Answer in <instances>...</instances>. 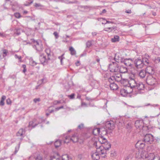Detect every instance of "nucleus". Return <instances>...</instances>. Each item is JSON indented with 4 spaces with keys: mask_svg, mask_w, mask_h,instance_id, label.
Wrapping results in <instances>:
<instances>
[{
    "mask_svg": "<svg viewBox=\"0 0 160 160\" xmlns=\"http://www.w3.org/2000/svg\"><path fill=\"white\" fill-rule=\"evenodd\" d=\"M140 156V160H160L158 156H155L153 153H148L145 151L142 152Z\"/></svg>",
    "mask_w": 160,
    "mask_h": 160,
    "instance_id": "obj_1",
    "label": "nucleus"
},
{
    "mask_svg": "<svg viewBox=\"0 0 160 160\" xmlns=\"http://www.w3.org/2000/svg\"><path fill=\"white\" fill-rule=\"evenodd\" d=\"M33 47L37 51L41 52L43 50V46L40 40H35L34 39L31 40Z\"/></svg>",
    "mask_w": 160,
    "mask_h": 160,
    "instance_id": "obj_2",
    "label": "nucleus"
},
{
    "mask_svg": "<svg viewBox=\"0 0 160 160\" xmlns=\"http://www.w3.org/2000/svg\"><path fill=\"white\" fill-rule=\"evenodd\" d=\"M78 138L76 135H73L71 137L69 136H66L63 138V142L64 143H68L70 141H72L73 142H78Z\"/></svg>",
    "mask_w": 160,
    "mask_h": 160,
    "instance_id": "obj_3",
    "label": "nucleus"
},
{
    "mask_svg": "<svg viewBox=\"0 0 160 160\" xmlns=\"http://www.w3.org/2000/svg\"><path fill=\"white\" fill-rule=\"evenodd\" d=\"M138 82V81H136L134 79L132 78H130V80L128 81V89L132 90V92L134 90H135V87Z\"/></svg>",
    "mask_w": 160,
    "mask_h": 160,
    "instance_id": "obj_4",
    "label": "nucleus"
},
{
    "mask_svg": "<svg viewBox=\"0 0 160 160\" xmlns=\"http://www.w3.org/2000/svg\"><path fill=\"white\" fill-rule=\"evenodd\" d=\"M146 81L148 84L151 86L155 85L157 83L156 79L151 75H149L147 76Z\"/></svg>",
    "mask_w": 160,
    "mask_h": 160,
    "instance_id": "obj_5",
    "label": "nucleus"
},
{
    "mask_svg": "<svg viewBox=\"0 0 160 160\" xmlns=\"http://www.w3.org/2000/svg\"><path fill=\"white\" fill-rule=\"evenodd\" d=\"M108 68L110 71L112 72H118L119 70L118 64L116 62H114L109 64Z\"/></svg>",
    "mask_w": 160,
    "mask_h": 160,
    "instance_id": "obj_6",
    "label": "nucleus"
},
{
    "mask_svg": "<svg viewBox=\"0 0 160 160\" xmlns=\"http://www.w3.org/2000/svg\"><path fill=\"white\" fill-rule=\"evenodd\" d=\"M153 141V136L150 134H147L144 136L143 141L148 144H151Z\"/></svg>",
    "mask_w": 160,
    "mask_h": 160,
    "instance_id": "obj_7",
    "label": "nucleus"
},
{
    "mask_svg": "<svg viewBox=\"0 0 160 160\" xmlns=\"http://www.w3.org/2000/svg\"><path fill=\"white\" fill-rule=\"evenodd\" d=\"M144 88V85L141 82H138L135 87V91L137 92V93H141V90H143Z\"/></svg>",
    "mask_w": 160,
    "mask_h": 160,
    "instance_id": "obj_8",
    "label": "nucleus"
},
{
    "mask_svg": "<svg viewBox=\"0 0 160 160\" xmlns=\"http://www.w3.org/2000/svg\"><path fill=\"white\" fill-rule=\"evenodd\" d=\"M105 125L106 128L110 130H112L115 128V123L112 121L107 122Z\"/></svg>",
    "mask_w": 160,
    "mask_h": 160,
    "instance_id": "obj_9",
    "label": "nucleus"
},
{
    "mask_svg": "<svg viewBox=\"0 0 160 160\" xmlns=\"http://www.w3.org/2000/svg\"><path fill=\"white\" fill-rule=\"evenodd\" d=\"M125 88H122L121 89L120 93L122 96H126L128 93H130L132 92V90L128 89L127 87Z\"/></svg>",
    "mask_w": 160,
    "mask_h": 160,
    "instance_id": "obj_10",
    "label": "nucleus"
},
{
    "mask_svg": "<svg viewBox=\"0 0 160 160\" xmlns=\"http://www.w3.org/2000/svg\"><path fill=\"white\" fill-rule=\"evenodd\" d=\"M142 60L141 59H137L134 61L136 67L137 68H142L143 67Z\"/></svg>",
    "mask_w": 160,
    "mask_h": 160,
    "instance_id": "obj_11",
    "label": "nucleus"
},
{
    "mask_svg": "<svg viewBox=\"0 0 160 160\" xmlns=\"http://www.w3.org/2000/svg\"><path fill=\"white\" fill-rule=\"evenodd\" d=\"M145 57H144L142 59L143 66L144 65L148 66L150 64L149 60L150 58V56L148 54H145Z\"/></svg>",
    "mask_w": 160,
    "mask_h": 160,
    "instance_id": "obj_12",
    "label": "nucleus"
},
{
    "mask_svg": "<svg viewBox=\"0 0 160 160\" xmlns=\"http://www.w3.org/2000/svg\"><path fill=\"white\" fill-rule=\"evenodd\" d=\"M122 62L127 66L131 67L133 63L132 60L130 58L124 59Z\"/></svg>",
    "mask_w": 160,
    "mask_h": 160,
    "instance_id": "obj_13",
    "label": "nucleus"
},
{
    "mask_svg": "<svg viewBox=\"0 0 160 160\" xmlns=\"http://www.w3.org/2000/svg\"><path fill=\"white\" fill-rule=\"evenodd\" d=\"M147 73H148L149 75H152L154 73V70L153 68L150 66L147 67L145 70Z\"/></svg>",
    "mask_w": 160,
    "mask_h": 160,
    "instance_id": "obj_14",
    "label": "nucleus"
},
{
    "mask_svg": "<svg viewBox=\"0 0 160 160\" xmlns=\"http://www.w3.org/2000/svg\"><path fill=\"white\" fill-rule=\"evenodd\" d=\"M39 60L42 64L47 62L49 60L48 59V58H46V56L43 53L41 54L40 55Z\"/></svg>",
    "mask_w": 160,
    "mask_h": 160,
    "instance_id": "obj_15",
    "label": "nucleus"
},
{
    "mask_svg": "<svg viewBox=\"0 0 160 160\" xmlns=\"http://www.w3.org/2000/svg\"><path fill=\"white\" fill-rule=\"evenodd\" d=\"M135 125L136 128H141L143 126V121L142 120H137L135 121Z\"/></svg>",
    "mask_w": 160,
    "mask_h": 160,
    "instance_id": "obj_16",
    "label": "nucleus"
},
{
    "mask_svg": "<svg viewBox=\"0 0 160 160\" xmlns=\"http://www.w3.org/2000/svg\"><path fill=\"white\" fill-rule=\"evenodd\" d=\"M123 59L119 54L117 53L115 54L114 60L116 62L118 63L122 62Z\"/></svg>",
    "mask_w": 160,
    "mask_h": 160,
    "instance_id": "obj_17",
    "label": "nucleus"
},
{
    "mask_svg": "<svg viewBox=\"0 0 160 160\" xmlns=\"http://www.w3.org/2000/svg\"><path fill=\"white\" fill-rule=\"evenodd\" d=\"M145 143L141 142V141H138L135 146L136 148H139L141 149H142L145 147Z\"/></svg>",
    "mask_w": 160,
    "mask_h": 160,
    "instance_id": "obj_18",
    "label": "nucleus"
},
{
    "mask_svg": "<svg viewBox=\"0 0 160 160\" xmlns=\"http://www.w3.org/2000/svg\"><path fill=\"white\" fill-rule=\"evenodd\" d=\"M93 145L94 146H95L96 148L98 149V152H100L99 149L100 148H103L102 146L101 145L100 142L98 141L94 142L93 143Z\"/></svg>",
    "mask_w": 160,
    "mask_h": 160,
    "instance_id": "obj_19",
    "label": "nucleus"
},
{
    "mask_svg": "<svg viewBox=\"0 0 160 160\" xmlns=\"http://www.w3.org/2000/svg\"><path fill=\"white\" fill-rule=\"evenodd\" d=\"M147 72L144 69L141 70L139 72L138 75L141 78H144L146 75Z\"/></svg>",
    "mask_w": 160,
    "mask_h": 160,
    "instance_id": "obj_20",
    "label": "nucleus"
},
{
    "mask_svg": "<svg viewBox=\"0 0 160 160\" xmlns=\"http://www.w3.org/2000/svg\"><path fill=\"white\" fill-rule=\"evenodd\" d=\"M35 122L34 120L29 122L28 127L30 128V130L34 128L37 125V124L35 123Z\"/></svg>",
    "mask_w": 160,
    "mask_h": 160,
    "instance_id": "obj_21",
    "label": "nucleus"
},
{
    "mask_svg": "<svg viewBox=\"0 0 160 160\" xmlns=\"http://www.w3.org/2000/svg\"><path fill=\"white\" fill-rule=\"evenodd\" d=\"M25 130L22 128H21L19 130L18 132L17 133V135L18 136L22 137L23 135L25 133Z\"/></svg>",
    "mask_w": 160,
    "mask_h": 160,
    "instance_id": "obj_22",
    "label": "nucleus"
},
{
    "mask_svg": "<svg viewBox=\"0 0 160 160\" xmlns=\"http://www.w3.org/2000/svg\"><path fill=\"white\" fill-rule=\"evenodd\" d=\"M127 68L123 66H121L119 68V70L118 72H119L121 73H125L127 72Z\"/></svg>",
    "mask_w": 160,
    "mask_h": 160,
    "instance_id": "obj_23",
    "label": "nucleus"
},
{
    "mask_svg": "<svg viewBox=\"0 0 160 160\" xmlns=\"http://www.w3.org/2000/svg\"><path fill=\"white\" fill-rule=\"evenodd\" d=\"M109 86L111 89L112 90H117L118 88L117 85L114 82L110 83Z\"/></svg>",
    "mask_w": 160,
    "mask_h": 160,
    "instance_id": "obj_24",
    "label": "nucleus"
},
{
    "mask_svg": "<svg viewBox=\"0 0 160 160\" xmlns=\"http://www.w3.org/2000/svg\"><path fill=\"white\" fill-rule=\"evenodd\" d=\"M92 157L93 160H98L99 159V156L98 153L95 152L92 155Z\"/></svg>",
    "mask_w": 160,
    "mask_h": 160,
    "instance_id": "obj_25",
    "label": "nucleus"
},
{
    "mask_svg": "<svg viewBox=\"0 0 160 160\" xmlns=\"http://www.w3.org/2000/svg\"><path fill=\"white\" fill-rule=\"evenodd\" d=\"M100 132V129L99 128H94L92 131L93 135L97 136L99 134Z\"/></svg>",
    "mask_w": 160,
    "mask_h": 160,
    "instance_id": "obj_26",
    "label": "nucleus"
},
{
    "mask_svg": "<svg viewBox=\"0 0 160 160\" xmlns=\"http://www.w3.org/2000/svg\"><path fill=\"white\" fill-rule=\"evenodd\" d=\"M121 82V83L125 87L128 88V81L127 80L123 79L122 80H120V81Z\"/></svg>",
    "mask_w": 160,
    "mask_h": 160,
    "instance_id": "obj_27",
    "label": "nucleus"
},
{
    "mask_svg": "<svg viewBox=\"0 0 160 160\" xmlns=\"http://www.w3.org/2000/svg\"><path fill=\"white\" fill-rule=\"evenodd\" d=\"M102 147L103 148H105L106 149L108 150L109 148L111 147V144L110 143L107 142L105 144H104L102 145Z\"/></svg>",
    "mask_w": 160,
    "mask_h": 160,
    "instance_id": "obj_28",
    "label": "nucleus"
},
{
    "mask_svg": "<svg viewBox=\"0 0 160 160\" xmlns=\"http://www.w3.org/2000/svg\"><path fill=\"white\" fill-rule=\"evenodd\" d=\"M116 29L115 27H111L105 28L104 29V30L108 32H111L113 30Z\"/></svg>",
    "mask_w": 160,
    "mask_h": 160,
    "instance_id": "obj_29",
    "label": "nucleus"
},
{
    "mask_svg": "<svg viewBox=\"0 0 160 160\" xmlns=\"http://www.w3.org/2000/svg\"><path fill=\"white\" fill-rule=\"evenodd\" d=\"M69 50L70 52V54L72 55H74L76 54V51L72 47H69Z\"/></svg>",
    "mask_w": 160,
    "mask_h": 160,
    "instance_id": "obj_30",
    "label": "nucleus"
},
{
    "mask_svg": "<svg viewBox=\"0 0 160 160\" xmlns=\"http://www.w3.org/2000/svg\"><path fill=\"white\" fill-rule=\"evenodd\" d=\"M107 150V149H106L105 148H100L99 149L100 152H98L99 153V154H101V155L104 154V156H103V157H105V156H106L105 154L106 153V151Z\"/></svg>",
    "mask_w": 160,
    "mask_h": 160,
    "instance_id": "obj_31",
    "label": "nucleus"
},
{
    "mask_svg": "<svg viewBox=\"0 0 160 160\" xmlns=\"http://www.w3.org/2000/svg\"><path fill=\"white\" fill-rule=\"evenodd\" d=\"M45 52L47 55L48 59V60H50V57L51 56V51H50V49L49 48L46 49L45 50Z\"/></svg>",
    "mask_w": 160,
    "mask_h": 160,
    "instance_id": "obj_32",
    "label": "nucleus"
},
{
    "mask_svg": "<svg viewBox=\"0 0 160 160\" xmlns=\"http://www.w3.org/2000/svg\"><path fill=\"white\" fill-rule=\"evenodd\" d=\"M98 141L100 142L101 144H102L103 145L104 144H105L107 142V140L104 138H103L102 137H101L100 139H99Z\"/></svg>",
    "mask_w": 160,
    "mask_h": 160,
    "instance_id": "obj_33",
    "label": "nucleus"
},
{
    "mask_svg": "<svg viewBox=\"0 0 160 160\" xmlns=\"http://www.w3.org/2000/svg\"><path fill=\"white\" fill-rule=\"evenodd\" d=\"M8 53V51L6 49H3L1 51V53L2 54V57L4 58L6 57Z\"/></svg>",
    "mask_w": 160,
    "mask_h": 160,
    "instance_id": "obj_34",
    "label": "nucleus"
},
{
    "mask_svg": "<svg viewBox=\"0 0 160 160\" xmlns=\"http://www.w3.org/2000/svg\"><path fill=\"white\" fill-rule=\"evenodd\" d=\"M62 141L60 140H57L54 142V145L56 148L59 147L61 144Z\"/></svg>",
    "mask_w": 160,
    "mask_h": 160,
    "instance_id": "obj_35",
    "label": "nucleus"
},
{
    "mask_svg": "<svg viewBox=\"0 0 160 160\" xmlns=\"http://www.w3.org/2000/svg\"><path fill=\"white\" fill-rule=\"evenodd\" d=\"M6 97L5 96L3 95L2 96L1 100L0 102V105L2 106L4 104V101Z\"/></svg>",
    "mask_w": 160,
    "mask_h": 160,
    "instance_id": "obj_36",
    "label": "nucleus"
},
{
    "mask_svg": "<svg viewBox=\"0 0 160 160\" xmlns=\"http://www.w3.org/2000/svg\"><path fill=\"white\" fill-rule=\"evenodd\" d=\"M29 60L30 64L32 66H35L37 64V63L34 61L32 58H31Z\"/></svg>",
    "mask_w": 160,
    "mask_h": 160,
    "instance_id": "obj_37",
    "label": "nucleus"
},
{
    "mask_svg": "<svg viewBox=\"0 0 160 160\" xmlns=\"http://www.w3.org/2000/svg\"><path fill=\"white\" fill-rule=\"evenodd\" d=\"M119 37L118 36H115L114 38H112L111 39V41L112 42H115L119 41Z\"/></svg>",
    "mask_w": 160,
    "mask_h": 160,
    "instance_id": "obj_38",
    "label": "nucleus"
},
{
    "mask_svg": "<svg viewBox=\"0 0 160 160\" xmlns=\"http://www.w3.org/2000/svg\"><path fill=\"white\" fill-rule=\"evenodd\" d=\"M62 160H69V156L67 154H65L62 156Z\"/></svg>",
    "mask_w": 160,
    "mask_h": 160,
    "instance_id": "obj_39",
    "label": "nucleus"
},
{
    "mask_svg": "<svg viewBox=\"0 0 160 160\" xmlns=\"http://www.w3.org/2000/svg\"><path fill=\"white\" fill-rule=\"evenodd\" d=\"M50 160H59V157L58 156L51 157Z\"/></svg>",
    "mask_w": 160,
    "mask_h": 160,
    "instance_id": "obj_40",
    "label": "nucleus"
},
{
    "mask_svg": "<svg viewBox=\"0 0 160 160\" xmlns=\"http://www.w3.org/2000/svg\"><path fill=\"white\" fill-rule=\"evenodd\" d=\"M14 33V34H16L17 35H19L21 33L20 30V29H15Z\"/></svg>",
    "mask_w": 160,
    "mask_h": 160,
    "instance_id": "obj_41",
    "label": "nucleus"
},
{
    "mask_svg": "<svg viewBox=\"0 0 160 160\" xmlns=\"http://www.w3.org/2000/svg\"><path fill=\"white\" fill-rule=\"evenodd\" d=\"M64 54H62L61 56L58 57V58L60 59L61 64L62 65V60L65 58L64 57Z\"/></svg>",
    "mask_w": 160,
    "mask_h": 160,
    "instance_id": "obj_42",
    "label": "nucleus"
},
{
    "mask_svg": "<svg viewBox=\"0 0 160 160\" xmlns=\"http://www.w3.org/2000/svg\"><path fill=\"white\" fill-rule=\"evenodd\" d=\"M92 45V43L91 41H88L86 43V45L87 48H89Z\"/></svg>",
    "mask_w": 160,
    "mask_h": 160,
    "instance_id": "obj_43",
    "label": "nucleus"
},
{
    "mask_svg": "<svg viewBox=\"0 0 160 160\" xmlns=\"http://www.w3.org/2000/svg\"><path fill=\"white\" fill-rule=\"evenodd\" d=\"M34 6L35 7L39 8L41 7H43V6L39 3H35Z\"/></svg>",
    "mask_w": 160,
    "mask_h": 160,
    "instance_id": "obj_44",
    "label": "nucleus"
},
{
    "mask_svg": "<svg viewBox=\"0 0 160 160\" xmlns=\"http://www.w3.org/2000/svg\"><path fill=\"white\" fill-rule=\"evenodd\" d=\"M15 57L16 58H18L19 59V62H21L22 61V58L21 56H18L17 54L15 55Z\"/></svg>",
    "mask_w": 160,
    "mask_h": 160,
    "instance_id": "obj_45",
    "label": "nucleus"
},
{
    "mask_svg": "<svg viewBox=\"0 0 160 160\" xmlns=\"http://www.w3.org/2000/svg\"><path fill=\"white\" fill-rule=\"evenodd\" d=\"M53 34L54 35L55 37V38L57 39L59 37V35L58 33L57 32H54L53 33Z\"/></svg>",
    "mask_w": 160,
    "mask_h": 160,
    "instance_id": "obj_46",
    "label": "nucleus"
},
{
    "mask_svg": "<svg viewBox=\"0 0 160 160\" xmlns=\"http://www.w3.org/2000/svg\"><path fill=\"white\" fill-rule=\"evenodd\" d=\"M43 80H45L44 82H47V80L45 78H43L42 79L38 81V83H39L40 84H43L42 83V81Z\"/></svg>",
    "mask_w": 160,
    "mask_h": 160,
    "instance_id": "obj_47",
    "label": "nucleus"
},
{
    "mask_svg": "<svg viewBox=\"0 0 160 160\" xmlns=\"http://www.w3.org/2000/svg\"><path fill=\"white\" fill-rule=\"evenodd\" d=\"M36 160H43V158L42 156L41 155H38L36 158Z\"/></svg>",
    "mask_w": 160,
    "mask_h": 160,
    "instance_id": "obj_48",
    "label": "nucleus"
},
{
    "mask_svg": "<svg viewBox=\"0 0 160 160\" xmlns=\"http://www.w3.org/2000/svg\"><path fill=\"white\" fill-rule=\"evenodd\" d=\"M154 62L156 63H158L160 62V58H157L155 59Z\"/></svg>",
    "mask_w": 160,
    "mask_h": 160,
    "instance_id": "obj_49",
    "label": "nucleus"
},
{
    "mask_svg": "<svg viewBox=\"0 0 160 160\" xmlns=\"http://www.w3.org/2000/svg\"><path fill=\"white\" fill-rule=\"evenodd\" d=\"M14 16L17 18H19L21 17L20 14L19 13H14Z\"/></svg>",
    "mask_w": 160,
    "mask_h": 160,
    "instance_id": "obj_50",
    "label": "nucleus"
},
{
    "mask_svg": "<svg viewBox=\"0 0 160 160\" xmlns=\"http://www.w3.org/2000/svg\"><path fill=\"white\" fill-rule=\"evenodd\" d=\"M121 79V76L120 75H118V76H116V80L118 81H119Z\"/></svg>",
    "mask_w": 160,
    "mask_h": 160,
    "instance_id": "obj_51",
    "label": "nucleus"
},
{
    "mask_svg": "<svg viewBox=\"0 0 160 160\" xmlns=\"http://www.w3.org/2000/svg\"><path fill=\"white\" fill-rule=\"evenodd\" d=\"M6 103L8 105H10L11 103V101L10 98H8L7 99Z\"/></svg>",
    "mask_w": 160,
    "mask_h": 160,
    "instance_id": "obj_52",
    "label": "nucleus"
},
{
    "mask_svg": "<svg viewBox=\"0 0 160 160\" xmlns=\"http://www.w3.org/2000/svg\"><path fill=\"white\" fill-rule=\"evenodd\" d=\"M29 160H36V158L34 156H31L29 158Z\"/></svg>",
    "mask_w": 160,
    "mask_h": 160,
    "instance_id": "obj_53",
    "label": "nucleus"
},
{
    "mask_svg": "<svg viewBox=\"0 0 160 160\" xmlns=\"http://www.w3.org/2000/svg\"><path fill=\"white\" fill-rule=\"evenodd\" d=\"M40 101V99L39 98H35L33 99V101L35 103H37V102H39Z\"/></svg>",
    "mask_w": 160,
    "mask_h": 160,
    "instance_id": "obj_54",
    "label": "nucleus"
},
{
    "mask_svg": "<svg viewBox=\"0 0 160 160\" xmlns=\"http://www.w3.org/2000/svg\"><path fill=\"white\" fill-rule=\"evenodd\" d=\"M75 94L72 93L70 95L68 96V97L71 99H73L74 98Z\"/></svg>",
    "mask_w": 160,
    "mask_h": 160,
    "instance_id": "obj_55",
    "label": "nucleus"
},
{
    "mask_svg": "<svg viewBox=\"0 0 160 160\" xmlns=\"http://www.w3.org/2000/svg\"><path fill=\"white\" fill-rule=\"evenodd\" d=\"M84 127V124L82 123H81V124L79 125L78 127V128L79 129H82Z\"/></svg>",
    "mask_w": 160,
    "mask_h": 160,
    "instance_id": "obj_56",
    "label": "nucleus"
},
{
    "mask_svg": "<svg viewBox=\"0 0 160 160\" xmlns=\"http://www.w3.org/2000/svg\"><path fill=\"white\" fill-rule=\"evenodd\" d=\"M22 67L23 68V72L24 73H25V72L26 71V66L25 65H22Z\"/></svg>",
    "mask_w": 160,
    "mask_h": 160,
    "instance_id": "obj_57",
    "label": "nucleus"
},
{
    "mask_svg": "<svg viewBox=\"0 0 160 160\" xmlns=\"http://www.w3.org/2000/svg\"><path fill=\"white\" fill-rule=\"evenodd\" d=\"M64 108V106H62L60 107H57L55 108V110L56 111H58L59 109L62 108Z\"/></svg>",
    "mask_w": 160,
    "mask_h": 160,
    "instance_id": "obj_58",
    "label": "nucleus"
},
{
    "mask_svg": "<svg viewBox=\"0 0 160 160\" xmlns=\"http://www.w3.org/2000/svg\"><path fill=\"white\" fill-rule=\"evenodd\" d=\"M6 35L3 33L0 32V36L2 37H6Z\"/></svg>",
    "mask_w": 160,
    "mask_h": 160,
    "instance_id": "obj_59",
    "label": "nucleus"
},
{
    "mask_svg": "<svg viewBox=\"0 0 160 160\" xmlns=\"http://www.w3.org/2000/svg\"><path fill=\"white\" fill-rule=\"evenodd\" d=\"M100 20H102V21H103V22H102V24H105L106 23H105V22H105V20L104 19V18H100Z\"/></svg>",
    "mask_w": 160,
    "mask_h": 160,
    "instance_id": "obj_60",
    "label": "nucleus"
},
{
    "mask_svg": "<svg viewBox=\"0 0 160 160\" xmlns=\"http://www.w3.org/2000/svg\"><path fill=\"white\" fill-rule=\"evenodd\" d=\"M98 33L96 32H92V35L93 37L96 36Z\"/></svg>",
    "mask_w": 160,
    "mask_h": 160,
    "instance_id": "obj_61",
    "label": "nucleus"
},
{
    "mask_svg": "<svg viewBox=\"0 0 160 160\" xmlns=\"http://www.w3.org/2000/svg\"><path fill=\"white\" fill-rule=\"evenodd\" d=\"M125 160H132V158L128 156L126 158Z\"/></svg>",
    "mask_w": 160,
    "mask_h": 160,
    "instance_id": "obj_62",
    "label": "nucleus"
},
{
    "mask_svg": "<svg viewBox=\"0 0 160 160\" xmlns=\"http://www.w3.org/2000/svg\"><path fill=\"white\" fill-rule=\"evenodd\" d=\"M60 103V101H55L54 102V104H57L58 103Z\"/></svg>",
    "mask_w": 160,
    "mask_h": 160,
    "instance_id": "obj_63",
    "label": "nucleus"
},
{
    "mask_svg": "<svg viewBox=\"0 0 160 160\" xmlns=\"http://www.w3.org/2000/svg\"><path fill=\"white\" fill-rule=\"evenodd\" d=\"M75 64H76V66H79L80 65V62L79 61H77L76 62Z\"/></svg>",
    "mask_w": 160,
    "mask_h": 160,
    "instance_id": "obj_64",
    "label": "nucleus"
}]
</instances>
